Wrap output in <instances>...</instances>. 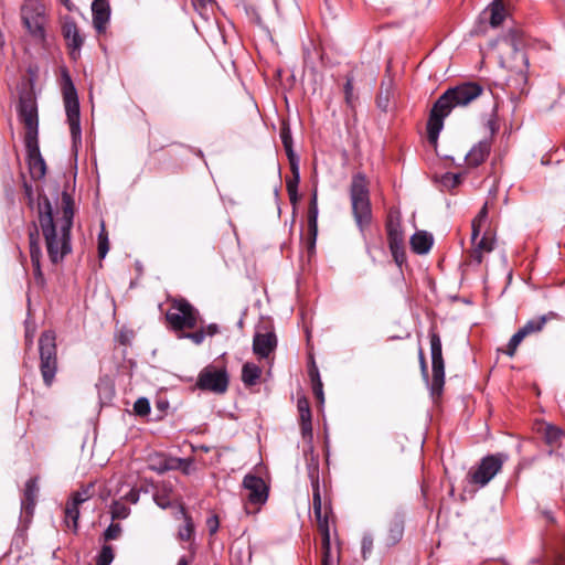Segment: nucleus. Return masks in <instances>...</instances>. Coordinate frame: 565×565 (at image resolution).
Instances as JSON below:
<instances>
[{"label":"nucleus","mask_w":565,"mask_h":565,"mask_svg":"<svg viewBox=\"0 0 565 565\" xmlns=\"http://www.w3.org/2000/svg\"><path fill=\"white\" fill-rule=\"evenodd\" d=\"M74 213V200L66 190L62 192L56 210L53 209L47 195H39V226L45 241L49 258L53 264L62 262L72 252Z\"/></svg>","instance_id":"1"},{"label":"nucleus","mask_w":565,"mask_h":565,"mask_svg":"<svg viewBox=\"0 0 565 565\" xmlns=\"http://www.w3.org/2000/svg\"><path fill=\"white\" fill-rule=\"evenodd\" d=\"M484 92L482 85L467 81L448 87L434 103L427 121V135L430 142H436L444 127V119L458 107H467Z\"/></svg>","instance_id":"2"},{"label":"nucleus","mask_w":565,"mask_h":565,"mask_svg":"<svg viewBox=\"0 0 565 565\" xmlns=\"http://www.w3.org/2000/svg\"><path fill=\"white\" fill-rule=\"evenodd\" d=\"M471 243L473 247L470 252V258L477 265L482 263L484 254L494 249L495 237L494 232L490 228L487 202L471 222Z\"/></svg>","instance_id":"3"},{"label":"nucleus","mask_w":565,"mask_h":565,"mask_svg":"<svg viewBox=\"0 0 565 565\" xmlns=\"http://www.w3.org/2000/svg\"><path fill=\"white\" fill-rule=\"evenodd\" d=\"M313 513L318 530L321 535L322 565H338L339 554L334 559L331 552V532L330 525L333 521V511L330 498L322 500L321 494H312Z\"/></svg>","instance_id":"4"},{"label":"nucleus","mask_w":565,"mask_h":565,"mask_svg":"<svg viewBox=\"0 0 565 565\" xmlns=\"http://www.w3.org/2000/svg\"><path fill=\"white\" fill-rule=\"evenodd\" d=\"M350 199L356 225L363 231L370 225L372 220L370 191L365 174L361 172L353 174L350 185Z\"/></svg>","instance_id":"5"},{"label":"nucleus","mask_w":565,"mask_h":565,"mask_svg":"<svg viewBox=\"0 0 565 565\" xmlns=\"http://www.w3.org/2000/svg\"><path fill=\"white\" fill-rule=\"evenodd\" d=\"M39 370L46 387H51L58 371L56 334L45 330L39 338Z\"/></svg>","instance_id":"6"},{"label":"nucleus","mask_w":565,"mask_h":565,"mask_svg":"<svg viewBox=\"0 0 565 565\" xmlns=\"http://www.w3.org/2000/svg\"><path fill=\"white\" fill-rule=\"evenodd\" d=\"M199 310L185 298H172L170 308L166 313V320L174 332H183L186 329H195L200 321Z\"/></svg>","instance_id":"7"},{"label":"nucleus","mask_w":565,"mask_h":565,"mask_svg":"<svg viewBox=\"0 0 565 565\" xmlns=\"http://www.w3.org/2000/svg\"><path fill=\"white\" fill-rule=\"evenodd\" d=\"M62 93L70 132L74 146L82 142L81 113L77 90L67 71L62 74Z\"/></svg>","instance_id":"8"},{"label":"nucleus","mask_w":565,"mask_h":565,"mask_svg":"<svg viewBox=\"0 0 565 565\" xmlns=\"http://www.w3.org/2000/svg\"><path fill=\"white\" fill-rule=\"evenodd\" d=\"M430 354H431V382L429 392L436 401L441 397L445 385V361L443 358V344L440 335L434 328L429 330Z\"/></svg>","instance_id":"9"},{"label":"nucleus","mask_w":565,"mask_h":565,"mask_svg":"<svg viewBox=\"0 0 565 565\" xmlns=\"http://www.w3.org/2000/svg\"><path fill=\"white\" fill-rule=\"evenodd\" d=\"M21 19L32 39L40 44L46 41L44 7L36 0H28L21 8Z\"/></svg>","instance_id":"10"},{"label":"nucleus","mask_w":565,"mask_h":565,"mask_svg":"<svg viewBox=\"0 0 565 565\" xmlns=\"http://www.w3.org/2000/svg\"><path fill=\"white\" fill-rule=\"evenodd\" d=\"M230 384V375L225 366L209 364L198 375L196 387L215 394H224Z\"/></svg>","instance_id":"11"},{"label":"nucleus","mask_w":565,"mask_h":565,"mask_svg":"<svg viewBox=\"0 0 565 565\" xmlns=\"http://www.w3.org/2000/svg\"><path fill=\"white\" fill-rule=\"evenodd\" d=\"M504 456L501 454L488 455L481 459L476 469L468 473L470 483L479 487L487 486L501 471Z\"/></svg>","instance_id":"12"},{"label":"nucleus","mask_w":565,"mask_h":565,"mask_svg":"<svg viewBox=\"0 0 565 565\" xmlns=\"http://www.w3.org/2000/svg\"><path fill=\"white\" fill-rule=\"evenodd\" d=\"M18 115L25 128L24 141L36 140L39 136V116L35 100L29 96L20 97Z\"/></svg>","instance_id":"13"},{"label":"nucleus","mask_w":565,"mask_h":565,"mask_svg":"<svg viewBox=\"0 0 565 565\" xmlns=\"http://www.w3.org/2000/svg\"><path fill=\"white\" fill-rule=\"evenodd\" d=\"M405 531V515L403 512H394L386 521L383 533L382 543L385 547L390 548L397 545Z\"/></svg>","instance_id":"14"},{"label":"nucleus","mask_w":565,"mask_h":565,"mask_svg":"<svg viewBox=\"0 0 565 565\" xmlns=\"http://www.w3.org/2000/svg\"><path fill=\"white\" fill-rule=\"evenodd\" d=\"M62 35L66 42L70 57L73 61H76L81 56V50L84 45L85 38L73 19L67 18L64 20L62 24Z\"/></svg>","instance_id":"15"},{"label":"nucleus","mask_w":565,"mask_h":565,"mask_svg":"<svg viewBox=\"0 0 565 565\" xmlns=\"http://www.w3.org/2000/svg\"><path fill=\"white\" fill-rule=\"evenodd\" d=\"M26 162L33 180H41L46 174V163L40 152L39 140L24 141Z\"/></svg>","instance_id":"16"},{"label":"nucleus","mask_w":565,"mask_h":565,"mask_svg":"<svg viewBox=\"0 0 565 565\" xmlns=\"http://www.w3.org/2000/svg\"><path fill=\"white\" fill-rule=\"evenodd\" d=\"M29 249H30V257L31 263L33 266V275L36 284L40 286H43L45 282L43 273L41 270V258H42V250L40 246V234H39V227L35 223H32L31 228L29 230Z\"/></svg>","instance_id":"17"},{"label":"nucleus","mask_w":565,"mask_h":565,"mask_svg":"<svg viewBox=\"0 0 565 565\" xmlns=\"http://www.w3.org/2000/svg\"><path fill=\"white\" fill-rule=\"evenodd\" d=\"M243 487L248 491L247 500L255 505L264 504L268 499V487L263 478L248 473L243 479Z\"/></svg>","instance_id":"18"},{"label":"nucleus","mask_w":565,"mask_h":565,"mask_svg":"<svg viewBox=\"0 0 565 565\" xmlns=\"http://www.w3.org/2000/svg\"><path fill=\"white\" fill-rule=\"evenodd\" d=\"M277 347V338L274 332H255L253 339V352L260 359H266Z\"/></svg>","instance_id":"19"},{"label":"nucleus","mask_w":565,"mask_h":565,"mask_svg":"<svg viewBox=\"0 0 565 565\" xmlns=\"http://www.w3.org/2000/svg\"><path fill=\"white\" fill-rule=\"evenodd\" d=\"M491 140L483 139L476 143L465 156V162L469 168H477L482 164L491 151Z\"/></svg>","instance_id":"20"},{"label":"nucleus","mask_w":565,"mask_h":565,"mask_svg":"<svg viewBox=\"0 0 565 565\" xmlns=\"http://www.w3.org/2000/svg\"><path fill=\"white\" fill-rule=\"evenodd\" d=\"M318 195L317 190L312 192L308 207V245L309 249H315L318 235Z\"/></svg>","instance_id":"21"},{"label":"nucleus","mask_w":565,"mask_h":565,"mask_svg":"<svg viewBox=\"0 0 565 565\" xmlns=\"http://www.w3.org/2000/svg\"><path fill=\"white\" fill-rule=\"evenodd\" d=\"M39 493L38 478H30L24 486L23 498L21 501L22 513L26 518H31L34 512L36 504V498Z\"/></svg>","instance_id":"22"},{"label":"nucleus","mask_w":565,"mask_h":565,"mask_svg":"<svg viewBox=\"0 0 565 565\" xmlns=\"http://www.w3.org/2000/svg\"><path fill=\"white\" fill-rule=\"evenodd\" d=\"M93 25L98 33L106 30L110 19V6L107 0H94L92 3Z\"/></svg>","instance_id":"23"},{"label":"nucleus","mask_w":565,"mask_h":565,"mask_svg":"<svg viewBox=\"0 0 565 565\" xmlns=\"http://www.w3.org/2000/svg\"><path fill=\"white\" fill-rule=\"evenodd\" d=\"M297 408L299 412V425L303 439H312V422L311 409L307 397H299L297 401Z\"/></svg>","instance_id":"24"},{"label":"nucleus","mask_w":565,"mask_h":565,"mask_svg":"<svg viewBox=\"0 0 565 565\" xmlns=\"http://www.w3.org/2000/svg\"><path fill=\"white\" fill-rule=\"evenodd\" d=\"M186 461L182 458L167 457L164 455H156L149 459V469L158 473H164L170 470L181 469Z\"/></svg>","instance_id":"25"},{"label":"nucleus","mask_w":565,"mask_h":565,"mask_svg":"<svg viewBox=\"0 0 565 565\" xmlns=\"http://www.w3.org/2000/svg\"><path fill=\"white\" fill-rule=\"evenodd\" d=\"M411 247L415 254L424 255L427 254L434 243V238L430 234L425 231H418L411 237Z\"/></svg>","instance_id":"26"},{"label":"nucleus","mask_w":565,"mask_h":565,"mask_svg":"<svg viewBox=\"0 0 565 565\" xmlns=\"http://www.w3.org/2000/svg\"><path fill=\"white\" fill-rule=\"evenodd\" d=\"M308 478L311 483L312 494H321L320 478H319V456L310 448V456L307 458Z\"/></svg>","instance_id":"27"},{"label":"nucleus","mask_w":565,"mask_h":565,"mask_svg":"<svg viewBox=\"0 0 565 565\" xmlns=\"http://www.w3.org/2000/svg\"><path fill=\"white\" fill-rule=\"evenodd\" d=\"M308 375L310 377L311 386H312V393L317 401L320 404L324 403V394H323V384L320 377V373L318 370V366L316 365V362L313 359H311V364L308 369Z\"/></svg>","instance_id":"28"},{"label":"nucleus","mask_w":565,"mask_h":565,"mask_svg":"<svg viewBox=\"0 0 565 565\" xmlns=\"http://www.w3.org/2000/svg\"><path fill=\"white\" fill-rule=\"evenodd\" d=\"M388 246L404 244V233L402 225L398 220H394L390 216L385 224Z\"/></svg>","instance_id":"29"},{"label":"nucleus","mask_w":565,"mask_h":565,"mask_svg":"<svg viewBox=\"0 0 565 565\" xmlns=\"http://www.w3.org/2000/svg\"><path fill=\"white\" fill-rule=\"evenodd\" d=\"M79 505L68 499L65 504L64 510V523L66 527L71 529L73 532H77L78 529V519H79Z\"/></svg>","instance_id":"30"},{"label":"nucleus","mask_w":565,"mask_h":565,"mask_svg":"<svg viewBox=\"0 0 565 565\" xmlns=\"http://www.w3.org/2000/svg\"><path fill=\"white\" fill-rule=\"evenodd\" d=\"M180 513L184 519V524L179 527L178 539L182 542H189L194 535V523L191 515L185 512L183 507L180 508Z\"/></svg>","instance_id":"31"},{"label":"nucleus","mask_w":565,"mask_h":565,"mask_svg":"<svg viewBox=\"0 0 565 565\" xmlns=\"http://www.w3.org/2000/svg\"><path fill=\"white\" fill-rule=\"evenodd\" d=\"M262 375V370L254 363H245L242 369V381L246 386L255 385Z\"/></svg>","instance_id":"32"},{"label":"nucleus","mask_w":565,"mask_h":565,"mask_svg":"<svg viewBox=\"0 0 565 565\" xmlns=\"http://www.w3.org/2000/svg\"><path fill=\"white\" fill-rule=\"evenodd\" d=\"M489 11L491 26H499L505 18V8L503 1L494 0L489 7Z\"/></svg>","instance_id":"33"},{"label":"nucleus","mask_w":565,"mask_h":565,"mask_svg":"<svg viewBox=\"0 0 565 565\" xmlns=\"http://www.w3.org/2000/svg\"><path fill=\"white\" fill-rule=\"evenodd\" d=\"M546 321H547L546 316H541V317L529 320L522 328H520V330L524 333L525 337H527L532 333H537V332L542 331Z\"/></svg>","instance_id":"34"},{"label":"nucleus","mask_w":565,"mask_h":565,"mask_svg":"<svg viewBox=\"0 0 565 565\" xmlns=\"http://www.w3.org/2000/svg\"><path fill=\"white\" fill-rule=\"evenodd\" d=\"M280 138L288 157L289 162L298 161L299 158L295 154L292 149V139L288 128H284L280 132Z\"/></svg>","instance_id":"35"},{"label":"nucleus","mask_w":565,"mask_h":565,"mask_svg":"<svg viewBox=\"0 0 565 565\" xmlns=\"http://www.w3.org/2000/svg\"><path fill=\"white\" fill-rule=\"evenodd\" d=\"M110 514L113 520H124L129 516L130 509L121 500H115L110 505Z\"/></svg>","instance_id":"36"},{"label":"nucleus","mask_w":565,"mask_h":565,"mask_svg":"<svg viewBox=\"0 0 565 565\" xmlns=\"http://www.w3.org/2000/svg\"><path fill=\"white\" fill-rule=\"evenodd\" d=\"M291 177L286 180L287 191L298 190V185L300 182V170H299V160L289 162Z\"/></svg>","instance_id":"37"},{"label":"nucleus","mask_w":565,"mask_h":565,"mask_svg":"<svg viewBox=\"0 0 565 565\" xmlns=\"http://www.w3.org/2000/svg\"><path fill=\"white\" fill-rule=\"evenodd\" d=\"M93 491H94V484L93 483L87 484L85 487H82L78 491H75L74 493H72L70 500L77 504H82L92 498Z\"/></svg>","instance_id":"38"},{"label":"nucleus","mask_w":565,"mask_h":565,"mask_svg":"<svg viewBox=\"0 0 565 565\" xmlns=\"http://www.w3.org/2000/svg\"><path fill=\"white\" fill-rule=\"evenodd\" d=\"M109 250V239H108V233L105 228V225L104 223L102 224V230L98 234V246H97V252H98V257L100 259L105 258L107 253Z\"/></svg>","instance_id":"39"},{"label":"nucleus","mask_w":565,"mask_h":565,"mask_svg":"<svg viewBox=\"0 0 565 565\" xmlns=\"http://www.w3.org/2000/svg\"><path fill=\"white\" fill-rule=\"evenodd\" d=\"M115 558L113 547L110 545H103L96 558V565H110Z\"/></svg>","instance_id":"40"},{"label":"nucleus","mask_w":565,"mask_h":565,"mask_svg":"<svg viewBox=\"0 0 565 565\" xmlns=\"http://www.w3.org/2000/svg\"><path fill=\"white\" fill-rule=\"evenodd\" d=\"M354 76L352 74L347 75V81L343 87L344 99L348 106L353 107L354 104Z\"/></svg>","instance_id":"41"},{"label":"nucleus","mask_w":565,"mask_h":565,"mask_svg":"<svg viewBox=\"0 0 565 565\" xmlns=\"http://www.w3.org/2000/svg\"><path fill=\"white\" fill-rule=\"evenodd\" d=\"M524 338H526L524 335V333L519 329L513 335L512 338L510 339L508 345H507V350H505V354H508L509 356H513L516 352V349L520 345V343L524 340Z\"/></svg>","instance_id":"42"},{"label":"nucleus","mask_w":565,"mask_h":565,"mask_svg":"<svg viewBox=\"0 0 565 565\" xmlns=\"http://www.w3.org/2000/svg\"><path fill=\"white\" fill-rule=\"evenodd\" d=\"M390 250L392 253V256H393L394 262L396 263V265L398 267H402V265L406 260V254H405L404 244L391 245L390 246Z\"/></svg>","instance_id":"43"},{"label":"nucleus","mask_w":565,"mask_h":565,"mask_svg":"<svg viewBox=\"0 0 565 565\" xmlns=\"http://www.w3.org/2000/svg\"><path fill=\"white\" fill-rule=\"evenodd\" d=\"M179 339H189L191 340L194 344L196 345H200L203 343V341L205 340V334L202 330V328L195 330L194 332H182L178 335Z\"/></svg>","instance_id":"44"},{"label":"nucleus","mask_w":565,"mask_h":565,"mask_svg":"<svg viewBox=\"0 0 565 565\" xmlns=\"http://www.w3.org/2000/svg\"><path fill=\"white\" fill-rule=\"evenodd\" d=\"M150 411V403L146 397H139L134 404V412L138 416H147Z\"/></svg>","instance_id":"45"},{"label":"nucleus","mask_w":565,"mask_h":565,"mask_svg":"<svg viewBox=\"0 0 565 565\" xmlns=\"http://www.w3.org/2000/svg\"><path fill=\"white\" fill-rule=\"evenodd\" d=\"M544 435H545V439L548 444H555L558 441V439L561 438L562 436V430L558 429L557 427L555 426H552V425H547L545 427V431H544Z\"/></svg>","instance_id":"46"},{"label":"nucleus","mask_w":565,"mask_h":565,"mask_svg":"<svg viewBox=\"0 0 565 565\" xmlns=\"http://www.w3.org/2000/svg\"><path fill=\"white\" fill-rule=\"evenodd\" d=\"M121 533V526L118 523H111L104 532L105 541H111L119 537Z\"/></svg>","instance_id":"47"},{"label":"nucleus","mask_w":565,"mask_h":565,"mask_svg":"<svg viewBox=\"0 0 565 565\" xmlns=\"http://www.w3.org/2000/svg\"><path fill=\"white\" fill-rule=\"evenodd\" d=\"M373 542L374 541H373L372 535H364L363 536L361 550H362V557L364 559H366L369 557V555L372 553Z\"/></svg>","instance_id":"48"},{"label":"nucleus","mask_w":565,"mask_h":565,"mask_svg":"<svg viewBox=\"0 0 565 565\" xmlns=\"http://www.w3.org/2000/svg\"><path fill=\"white\" fill-rule=\"evenodd\" d=\"M383 87H384V82L381 84V92L380 94L377 95V98H376V104L377 106L382 109V110H386L387 109V106H388V102H390V90L388 88L386 89V93L383 94Z\"/></svg>","instance_id":"49"},{"label":"nucleus","mask_w":565,"mask_h":565,"mask_svg":"<svg viewBox=\"0 0 565 565\" xmlns=\"http://www.w3.org/2000/svg\"><path fill=\"white\" fill-rule=\"evenodd\" d=\"M153 500L158 507L161 509H167L171 505L170 498L167 493H154Z\"/></svg>","instance_id":"50"},{"label":"nucleus","mask_w":565,"mask_h":565,"mask_svg":"<svg viewBox=\"0 0 565 565\" xmlns=\"http://www.w3.org/2000/svg\"><path fill=\"white\" fill-rule=\"evenodd\" d=\"M495 110V108L493 109V111ZM486 127L487 129L489 130L490 132V140L492 139V137L498 132L499 130V125H498V120H497V116L495 114L493 113L490 118L487 120L486 122Z\"/></svg>","instance_id":"51"},{"label":"nucleus","mask_w":565,"mask_h":565,"mask_svg":"<svg viewBox=\"0 0 565 565\" xmlns=\"http://www.w3.org/2000/svg\"><path fill=\"white\" fill-rule=\"evenodd\" d=\"M194 9L199 12V14L203 15L206 11L209 4L212 3V0H192Z\"/></svg>","instance_id":"52"},{"label":"nucleus","mask_w":565,"mask_h":565,"mask_svg":"<svg viewBox=\"0 0 565 565\" xmlns=\"http://www.w3.org/2000/svg\"><path fill=\"white\" fill-rule=\"evenodd\" d=\"M139 490L136 488H131L127 494H125L120 500H126L132 504H136L139 501Z\"/></svg>","instance_id":"53"},{"label":"nucleus","mask_w":565,"mask_h":565,"mask_svg":"<svg viewBox=\"0 0 565 565\" xmlns=\"http://www.w3.org/2000/svg\"><path fill=\"white\" fill-rule=\"evenodd\" d=\"M419 364H420V372L424 377V380L428 383V370H427V363L425 359V354L423 352V349L419 348Z\"/></svg>","instance_id":"54"},{"label":"nucleus","mask_w":565,"mask_h":565,"mask_svg":"<svg viewBox=\"0 0 565 565\" xmlns=\"http://www.w3.org/2000/svg\"><path fill=\"white\" fill-rule=\"evenodd\" d=\"M205 337H213L220 332L218 326L216 323H210L205 327H201Z\"/></svg>","instance_id":"55"},{"label":"nucleus","mask_w":565,"mask_h":565,"mask_svg":"<svg viewBox=\"0 0 565 565\" xmlns=\"http://www.w3.org/2000/svg\"><path fill=\"white\" fill-rule=\"evenodd\" d=\"M218 525H220L218 519L216 515H214L207 520V526H209V531L211 534H214L217 532Z\"/></svg>","instance_id":"56"},{"label":"nucleus","mask_w":565,"mask_h":565,"mask_svg":"<svg viewBox=\"0 0 565 565\" xmlns=\"http://www.w3.org/2000/svg\"><path fill=\"white\" fill-rule=\"evenodd\" d=\"M511 49H513V51L516 53V54H520L521 57H522V61L526 64L527 61H526V57H525V54L522 53V52H519L518 49H516V45H515V41L513 39H510V38H504L503 40Z\"/></svg>","instance_id":"57"},{"label":"nucleus","mask_w":565,"mask_h":565,"mask_svg":"<svg viewBox=\"0 0 565 565\" xmlns=\"http://www.w3.org/2000/svg\"><path fill=\"white\" fill-rule=\"evenodd\" d=\"M23 189H24V194H25V196L29 200V204L31 205L33 203V189H32V185L26 183V182H24Z\"/></svg>","instance_id":"58"},{"label":"nucleus","mask_w":565,"mask_h":565,"mask_svg":"<svg viewBox=\"0 0 565 565\" xmlns=\"http://www.w3.org/2000/svg\"><path fill=\"white\" fill-rule=\"evenodd\" d=\"M288 192V195H289V200H290V203L295 206L297 203H298V200H299V195H298V190H290V191H287Z\"/></svg>","instance_id":"59"},{"label":"nucleus","mask_w":565,"mask_h":565,"mask_svg":"<svg viewBox=\"0 0 565 565\" xmlns=\"http://www.w3.org/2000/svg\"><path fill=\"white\" fill-rule=\"evenodd\" d=\"M451 179H452V185H457L461 182L462 174H460V173L452 174Z\"/></svg>","instance_id":"60"},{"label":"nucleus","mask_w":565,"mask_h":565,"mask_svg":"<svg viewBox=\"0 0 565 565\" xmlns=\"http://www.w3.org/2000/svg\"><path fill=\"white\" fill-rule=\"evenodd\" d=\"M177 565H190V562H189V559L185 556H182V557L179 558Z\"/></svg>","instance_id":"61"},{"label":"nucleus","mask_w":565,"mask_h":565,"mask_svg":"<svg viewBox=\"0 0 565 565\" xmlns=\"http://www.w3.org/2000/svg\"><path fill=\"white\" fill-rule=\"evenodd\" d=\"M544 515H545V518H546V520H547V521H550V522H554V518H553V515H552V513H551V512H544Z\"/></svg>","instance_id":"62"},{"label":"nucleus","mask_w":565,"mask_h":565,"mask_svg":"<svg viewBox=\"0 0 565 565\" xmlns=\"http://www.w3.org/2000/svg\"><path fill=\"white\" fill-rule=\"evenodd\" d=\"M184 460H185L186 462H185V463H183L181 468H183V472H184V473H188V472H189V471H188V466L190 465V462H189L186 459H184Z\"/></svg>","instance_id":"63"},{"label":"nucleus","mask_w":565,"mask_h":565,"mask_svg":"<svg viewBox=\"0 0 565 565\" xmlns=\"http://www.w3.org/2000/svg\"><path fill=\"white\" fill-rule=\"evenodd\" d=\"M3 44H4V38H3L2 32L0 31V49H2Z\"/></svg>","instance_id":"64"}]
</instances>
